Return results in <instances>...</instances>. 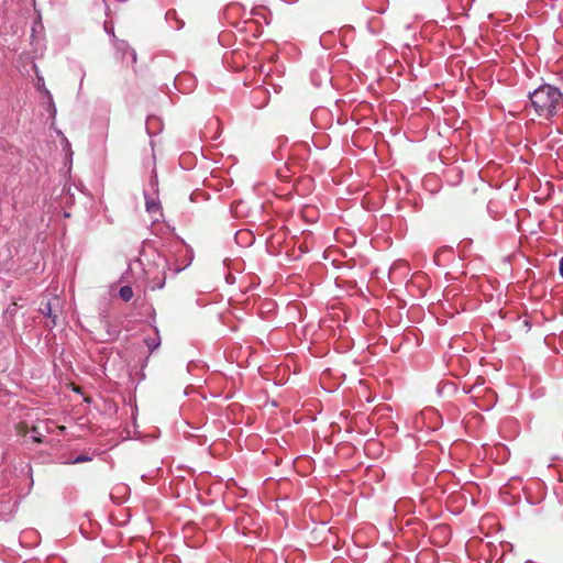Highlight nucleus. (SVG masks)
I'll return each mask as SVG.
<instances>
[{
    "label": "nucleus",
    "instance_id": "1",
    "mask_svg": "<svg viewBox=\"0 0 563 563\" xmlns=\"http://www.w3.org/2000/svg\"><path fill=\"white\" fill-rule=\"evenodd\" d=\"M531 106L539 117L550 119L563 107V95L551 85H543L529 96Z\"/></svg>",
    "mask_w": 563,
    "mask_h": 563
},
{
    "label": "nucleus",
    "instance_id": "2",
    "mask_svg": "<svg viewBox=\"0 0 563 563\" xmlns=\"http://www.w3.org/2000/svg\"><path fill=\"white\" fill-rule=\"evenodd\" d=\"M58 308H59V298L57 296H52L47 298L46 301H42L40 306V311L52 319L53 325L57 324L58 319Z\"/></svg>",
    "mask_w": 563,
    "mask_h": 563
},
{
    "label": "nucleus",
    "instance_id": "3",
    "mask_svg": "<svg viewBox=\"0 0 563 563\" xmlns=\"http://www.w3.org/2000/svg\"><path fill=\"white\" fill-rule=\"evenodd\" d=\"M119 295L123 301H130L133 297V290L130 286H123L120 288Z\"/></svg>",
    "mask_w": 563,
    "mask_h": 563
},
{
    "label": "nucleus",
    "instance_id": "4",
    "mask_svg": "<svg viewBox=\"0 0 563 563\" xmlns=\"http://www.w3.org/2000/svg\"><path fill=\"white\" fill-rule=\"evenodd\" d=\"M15 430H16V434L19 437H26V434L29 433V431L31 430L29 428V426L25 423V422H19L16 426H15Z\"/></svg>",
    "mask_w": 563,
    "mask_h": 563
},
{
    "label": "nucleus",
    "instance_id": "5",
    "mask_svg": "<svg viewBox=\"0 0 563 563\" xmlns=\"http://www.w3.org/2000/svg\"><path fill=\"white\" fill-rule=\"evenodd\" d=\"M31 431L34 433L32 435V441L35 443H42L43 442L42 434L38 432L37 427L33 426L31 428Z\"/></svg>",
    "mask_w": 563,
    "mask_h": 563
},
{
    "label": "nucleus",
    "instance_id": "6",
    "mask_svg": "<svg viewBox=\"0 0 563 563\" xmlns=\"http://www.w3.org/2000/svg\"><path fill=\"white\" fill-rule=\"evenodd\" d=\"M88 461H91V457L87 456V455H78L74 461L73 463L74 464H78V463H84V462H88Z\"/></svg>",
    "mask_w": 563,
    "mask_h": 563
},
{
    "label": "nucleus",
    "instance_id": "7",
    "mask_svg": "<svg viewBox=\"0 0 563 563\" xmlns=\"http://www.w3.org/2000/svg\"><path fill=\"white\" fill-rule=\"evenodd\" d=\"M145 342H146V344H147V346L150 347L151 351H153L157 346V344H154V342L150 343L148 340H146Z\"/></svg>",
    "mask_w": 563,
    "mask_h": 563
},
{
    "label": "nucleus",
    "instance_id": "8",
    "mask_svg": "<svg viewBox=\"0 0 563 563\" xmlns=\"http://www.w3.org/2000/svg\"><path fill=\"white\" fill-rule=\"evenodd\" d=\"M145 342H146V344H147V346L150 347L151 351H153L157 346V344H154V342L150 343L148 340H146Z\"/></svg>",
    "mask_w": 563,
    "mask_h": 563
},
{
    "label": "nucleus",
    "instance_id": "9",
    "mask_svg": "<svg viewBox=\"0 0 563 563\" xmlns=\"http://www.w3.org/2000/svg\"><path fill=\"white\" fill-rule=\"evenodd\" d=\"M560 273H561V275L563 277V256H562V260L560 262Z\"/></svg>",
    "mask_w": 563,
    "mask_h": 563
}]
</instances>
